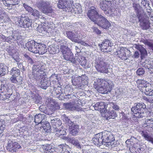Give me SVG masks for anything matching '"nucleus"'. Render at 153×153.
Instances as JSON below:
<instances>
[{
    "instance_id": "obj_1",
    "label": "nucleus",
    "mask_w": 153,
    "mask_h": 153,
    "mask_svg": "<svg viewBox=\"0 0 153 153\" xmlns=\"http://www.w3.org/2000/svg\"><path fill=\"white\" fill-rule=\"evenodd\" d=\"M32 74H29V76L35 81L39 82L42 77L45 76L46 74V70L43 68L41 64L34 65L32 68Z\"/></svg>"
},
{
    "instance_id": "obj_2",
    "label": "nucleus",
    "mask_w": 153,
    "mask_h": 153,
    "mask_svg": "<svg viewBox=\"0 0 153 153\" xmlns=\"http://www.w3.org/2000/svg\"><path fill=\"white\" fill-rule=\"evenodd\" d=\"M95 66L97 70L100 73L110 75L112 72V69L107 67V64L103 59L97 58L95 60Z\"/></svg>"
},
{
    "instance_id": "obj_3",
    "label": "nucleus",
    "mask_w": 153,
    "mask_h": 153,
    "mask_svg": "<svg viewBox=\"0 0 153 153\" xmlns=\"http://www.w3.org/2000/svg\"><path fill=\"white\" fill-rule=\"evenodd\" d=\"M146 105L144 103H139L131 108L132 114L136 118H142L145 116L144 111L146 110Z\"/></svg>"
},
{
    "instance_id": "obj_4",
    "label": "nucleus",
    "mask_w": 153,
    "mask_h": 153,
    "mask_svg": "<svg viewBox=\"0 0 153 153\" xmlns=\"http://www.w3.org/2000/svg\"><path fill=\"white\" fill-rule=\"evenodd\" d=\"M19 25L21 27L24 28L26 30H32V22L27 16H21L17 21Z\"/></svg>"
},
{
    "instance_id": "obj_5",
    "label": "nucleus",
    "mask_w": 153,
    "mask_h": 153,
    "mask_svg": "<svg viewBox=\"0 0 153 153\" xmlns=\"http://www.w3.org/2000/svg\"><path fill=\"white\" fill-rule=\"evenodd\" d=\"M112 5L111 1L106 0H103L99 4L101 9L108 16L110 15L113 12V10H114Z\"/></svg>"
},
{
    "instance_id": "obj_6",
    "label": "nucleus",
    "mask_w": 153,
    "mask_h": 153,
    "mask_svg": "<svg viewBox=\"0 0 153 153\" xmlns=\"http://www.w3.org/2000/svg\"><path fill=\"white\" fill-rule=\"evenodd\" d=\"M36 5L43 13L45 14L52 13L53 10L48 3L45 1H40L36 2Z\"/></svg>"
},
{
    "instance_id": "obj_7",
    "label": "nucleus",
    "mask_w": 153,
    "mask_h": 153,
    "mask_svg": "<svg viewBox=\"0 0 153 153\" xmlns=\"http://www.w3.org/2000/svg\"><path fill=\"white\" fill-rule=\"evenodd\" d=\"M94 23L97 24L99 26L105 29H107L111 25L108 20L101 15H100V16Z\"/></svg>"
},
{
    "instance_id": "obj_8",
    "label": "nucleus",
    "mask_w": 153,
    "mask_h": 153,
    "mask_svg": "<svg viewBox=\"0 0 153 153\" xmlns=\"http://www.w3.org/2000/svg\"><path fill=\"white\" fill-rule=\"evenodd\" d=\"M6 149L12 153L16 152V151L21 148L20 145L13 140H8Z\"/></svg>"
},
{
    "instance_id": "obj_9",
    "label": "nucleus",
    "mask_w": 153,
    "mask_h": 153,
    "mask_svg": "<svg viewBox=\"0 0 153 153\" xmlns=\"http://www.w3.org/2000/svg\"><path fill=\"white\" fill-rule=\"evenodd\" d=\"M107 85H101L97 89L99 92L102 94H107L108 92H110L113 87V82L111 80H108Z\"/></svg>"
},
{
    "instance_id": "obj_10",
    "label": "nucleus",
    "mask_w": 153,
    "mask_h": 153,
    "mask_svg": "<svg viewBox=\"0 0 153 153\" xmlns=\"http://www.w3.org/2000/svg\"><path fill=\"white\" fill-rule=\"evenodd\" d=\"M71 4L69 3L68 0H59L57 4L58 7L62 9L64 11L69 12L71 11Z\"/></svg>"
},
{
    "instance_id": "obj_11",
    "label": "nucleus",
    "mask_w": 153,
    "mask_h": 153,
    "mask_svg": "<svg viewBox=\"0 0 153 153\" xmlns=\"http://www.w3.org/2000/svg\"><path fill=\"white\" fill-rule=\"evenodd\" d=\"M102 134L104 143V145L107 147H109V145L108 143H110L111 141L115 140L113 135L110 132L108 131H105Z\"/></svg>"
},
{
    "instance_id": "obj_12",
    "label": "nucleus",
    "mask_w": 153,
    "mask_h": 153,
    "mask_svg": "<svg viewBox=\"0 0 153 153\" xmlns=\"http://www.w3.org/2000/svg\"><path fill=\"white\" fill-rule=\"evenodd\" d=\"M99 14L97 11L96 8L93 7L88 11L87 15L90 19L94 22H96L98 18L100 16Z\"/></svg>"
},
{
    "instance_id": "obj_13",
    "label": "nucleus",
    "mask_w": 153,
    "mask_h": 153,
    "mask_svg": "<svg viewBox=\"0 0 153 153\" xmlns=\"http://www.w3.org/2000/svg\"><path fill=\"white\" fill-rule=\"evenodd\" d=\"M139 21L140 22V25L141 28L143 30H146L149 29L150 27V23L148 20L149 18L148 17L145 18L142 17L141 16L137 15Z\"/></svg>"
},
{
    "instance_id": "obj_14",
    "label": "nucleus",
    "mask_w": 153,
    "mask_h": 153,
    "mask_svg": "<svg viewBox=\"0 0 153 153\" xmlns=\"http://www.w3.org/2000/svg\"><path fill=\"white\" fill-rule=\"evenodd\" d=\"M38 44V43L34 40H31L27 42L25 45L29 51L35 53H37Z\"/></svg>"
},
{
    "instance_id": "obj_15",
    "label": "nucleus",
    "mask_w": 153,
    "mask_h": 153,
    "mask_svg": "<svg viewBox=\"0 0 153 153\" xmlns=\"http://www.w3.org/2000/svg\"><path fill=\"white\" fill-rule=\"evenodd\" d=\"M111 45L110 40L105 39L103 41L101 44H99V46L103 52H108L111 50Z\"/></svg>"
},
{
    "instance_id": "obj_16",
    "label": "nucleus",
    "mask_w": 153,
    "mask_h": 153,
    "mask_svg": "<svg viewBox=\"0 0 153 153\" xmlns=\"http://www.w3.org/2000/svg\"><path fill=\"white\" fill-rule=\"evenodd\" d=\"M106 104L104 102H98L97 103L92 104V105L94 107L95 110H100L101 112L104 113L107 111V108Z\"/></svg>"
},
{
    "instance_id": "obj_17",
    "label": "nucleus",
    "mask_w": 153,
    "mask_h": 153,
    "mask_svg": "<svg viewBox=\"0 0 153 153\" xmlns=\"http://www.w3.org/2000/svg\"><path fill=\"white\" fill-rule=\"evenodd\" d=\"M92 140L93 143L98 146H100L102 145H104V143L102 138V135L101 133L95 135V136L93 138Z\"/></svg>"
},
{
    "instance_id": "obj_18",
    "label": "nucleus",
    "mask_w": 153,
    "mask_h": 153,
    "mask_svg": "<svg viewBox=\"0 0 153 153\" xmlns=\"http://www.w3.org/2000/svg\"><path fill=\"white\" fill-rule=\"evenodd\" d=\"M79 31L76 32V34L72 31L67 30L66 31V36L73 42H77V39L78 37V35H79ZM79 36L80 38H82L81 36L79 35Z\"/></svg>"
},
{
    "instance_id": "obj_19",
    "label": "nucleus",
    "mask_w": 153,
    "mask_h": 153,
    "mask_svg": "<svg viewBox=\"0 0 153 153\" xmlns=\"http://www.w3.org/2000/svg\"><path fill=\"white\" fill-rule=\"evenodd\" d=\"M46 115L44 114H39L35 115L34 117V121L36 125L40 124H41L45 123L46 121Z\"/></svg>"
},
{
    "instance_id": "obj_20",
    "label": "nucleus",
    "mask_w": 153,
    "mask_h": 153,
    "mask_svg": "<svg viewBox=\"0 0 153 153\" xmlns=\"http://www.w3.org/2000/svg\"><path fill=\"white\" fill-rule=\"evenodd\" d=\"M36 81L41 88L44 89H46L47 88L51 85L48 79L45 78L43 79V76L42 77L41 80L39 82L37 81Z\"/></svg>"
},
{
    "instance_id": "obj_21",
    "label": "nucleus",
    "mask_w": 153,
    "mask_h": 153,
    "mask_svg": "<svg viewBox=\"0 0 153 153\" xmlns=\"http://www.w3.org/2000/svg\"><path fill=\"white\" fill-rule=\"evenodd\" d=\"M135 48L138 50L140 53V58L141 59L146 58L148 55L147 51L146 49L143 47L142 45H136L135 47Z\"/></svg>"
},
{
    "instance_id": "obj_22",
    "label": "nucleus",
    "mask_w": 153,
    "mask_h": 153,
    "mask_svg": "<svg viewBox=\"0 0 153 153\" xmlns=\"http://www.w3.org/2000/svg\"><path fill=\"white\" fill-rule=\"evenodd\" d=\"M103 113L104 114H103V116H104L107 120L111 118L114 119L117 116L115 111L114 110H111L110 109L108 110L107 109V111H105V112H104Z\"/></svg>"
},
{
    "instance_id": "obj_23",
    "label": "nucleus",
    "mask_w": 153,
    "mask_h": 153,
    "mask_svg": "<svg viewBox=\"0 0 153 153\" xmlns=\"http://www.w3.org/2000/svg\"><path fill=\"white\" fill-rule=\"evenodd\" d=\"M63 105L66 109L71 111H79L81 110L80 108L78 106L76 107L71 102L64 103Z\"/></svg>"
},
{
    "instance_id": "obj_24",
    "label": "nucleus",
    "mask_w": 153,
    "mask_h": 153,
    "mask_svg": "<svg viewBox=\"0 0 153 153\" xmlns=\"http://www.w3.org/2000/svg\"><path fill=\"white\" fill-rule=\"evenodd\" d=\"M137 87L140 91H143L144 88H146L148 84L150 83L147 82L145 80L142 79H138L137 81Z\"/></svg>"
},
{
    "instance_id": "obj_25",
    "label": "nucleus",
    "mask_w": 153,
    "mask_h": 153,
    "mask_svg": "<svg viewBox=\"0 0 153 153\" xmlns=\"http://www.w3.org/2000/svg\"><path fill=\"white\" fill-rule=\"evenodd\" d=\"M142 92L146 95L152 96L153 95V86H152L150 84H148L147 87L144 88Z\"/></svg>"
},
{
    "instance_id": "obj_26",
    "label": "nucleus",
    "mask_w": 153,
    "mask_h": 153,
    "mask_svg": "<svg viewBox=\"0 0 153 153\" xmlns=\"http://www.w3.org/2000/svg\"><path fill=\"white\" fill-rule=\"evenodd\" d=\"M69 133L73 136H76L78 134L79 131V126L77 125H74L69 127Z\"/></svg>"
},
{
    "instance_id": "obj_27",
    "label": "nucleus",
    "mask_w": 153,
    "mask_h": 153,
    "mask_svg": "<svg viewBox=\"0 0 153 153\" xmlns=\"http://www.w3.org/2000/svg\"><path fill=\"white\" fill-rule=\"evenodd\" d=\"M11 82L17 84H21L22 83V78L19 76L12 75L10 78Z\"/></svg>"
},
{
    "instance_id": "obj_28",
    "label": "nucleus",
    "mask_w": 153,
    "mask_h": 153,
    "mask_svg": "<svg viewBox=\"0 0 153 153\" xmlns=\"http://www.w3.org/2000/svg\"><path fill=\"white\" fill-rule=\"evenodd\" d=\"M48 106L50 107V109L51 110L52 112L59 109L60 108L57 102L53 100L50 101L48 104Z\"/></svg>"
},
{
    "instance_id": "obj_29",
    "label": "nucleus",
    "mask_w": 153,
    "mask_h": 153,
    "mask_svg": "<svg viewBox=\"0 0 153 153\" xmlns=\"http://www.w3.org/2000/svg\"><path fill=\"white\" fill-rule=\"evenodd\" d=\"M37 53L42 55L47 52L46 46L45 45L38 43L37 46Z\"/></svg>"
},
{
    "instance_id": "obj_30",
    "label": "nucleus",
    "mask_w": 153,
    "mask_h": 153,
    "mask_svg": "<svg viewBox=\"0 0 153 153\" xmlns=\"http://www.w3.org/2000/svg\"><path fill=\"white\" fill-rule=\"evenodd\" d=\"M76 64H74L76 65L79 63L83 67H85L87 63V60L85 59V58L84 56H80L76 59Z\"/></svg>"
},
{
    "instance_id": "obj_31",
    "label": "nucleus",
    "mask_w": 153,
    "mask_h": 153,
    "mask_svg": "<svg viewBox=\"0 0 153 153\" xmlns=\"http://www.w3.org/2000/svg\"><path fill=\"white\" fill-rule=\"evenodd\" d=\"M117 53L118 57L121 59L122 60H125L127 59L128 56H126V50L123 48L120 49L117 51Z\"/></svg>"
},
{
    "instance_id": "obj_32",
    "label": "nucleus",
    "mask_w": 153,
    "mask_h": 153,
    "mask_svg": "<svg viewBox=\"0 0 153 153\" xmlns=\"http://www.w3.org/2000/svg\"><path fill=\"white\" fill-rule=\"evenodd\" d=\"M63 57L65 60L70 61L73 64H76V61L74 57L72 51L69 53V54L65 55Z\"/></svg>"
},
{
    "instance_id": "obj_33",
    "label": "nucleus",
    "mask_w": 153,
    "mask_h": 153,
    "mask_svg": "<svg viewBox=\"0 0 153 153\" xmlns=\"http://www.w3.org/2000/svg\"><path fill=\"white\" fill-rule=\"evenodd\" d=\"M142 136L144 137L146 140H147L153 144V137L148 132L142 131L141 132Z\"/></svg>"
},
{
    "instance_id": "obj_34",
    "label": "nucleus",
    "mask_w": 153,
    "mask_h": 153,
    "mask_svg": "<svg viewBox=\"0 0 153 153\" xmlns=\"http://www.w3.org/2000/svg\"><path fill=\"white\" fill-rule=\"evenodd\" d=\"M79 77H74V79L72 77V82L73 85L75 86L76 88H80L82 85L81 80H80Z\"/></svg>"
},
{
    "instance_id": "obj_35",
    "label": "nucleus",
    "mask_w": 153,
    "mask_h": 153,
    "mask_svg": "<svg viewBox=\"0 0 153 153\" xmlns=\"http://www.w3.org/2000/svg\"><path fill=\"white\" fill-rule=\"evenodd\" d=\"M62 118L63 121L67 123L69 126H74V125H76L74 123V122L72 121L68 117H67L66 115L64 114L62 116Z\"/></svg>"
},
{
    "instance_id": "obj_36",
    "label": "nucleus",
    "mask_w": 153,
    "mask_h": 153,
    "mask_svg": "<svg viewBox=\"0 0 153 153\" xmlns=\"http://www.w3.org/2000/svg\"><path fill=\"white\" fill-rule=\"evenodd\" d=\"M108 80H105L102 79H99L97 80V82L95 81L94 84L97 85V89L99 87H101V85H107L108 83H107Z\"/></svg>"
},
{
    "instance_id": "obj_37",
    "label": "nucleus",
    "mask_w": 153,
    "mask_h": 153,
    "mask_svg": "<svg viewBox=\"0 0 153 153\" xmlns=\"http://www.w3.org/2000/svg\"><path fill=\"white\" fill-rule=\"evenodd\" d=\"M68 142L71 143L74 145L76 146L78 148H81V146L78 140L73 137L69 138Z\"/></svg>"
},
{
    "instance_id": "obj_38",
    "label": "nucleus",
    "mask_w": 153,
    "mask_h": 153,
    "mask_svg": "<svg viewBox=\"0 0 153 153\" xmlns=\"http://www.w3.org/2000/svg\"><path fill=\"white\" fill-rule=\"evenodd\" d=\"M53 149L52 148V146L50 145L47 146L43 145L40 148V151L42 152L49 153L48 152H51Z\"/></svg>"
},
{
    "instance_id": "obj_39",
    "label": "nucleus",
    "mask_w": 153,
    "mask_h": 153,
    "mask_svg": "<svg viewBox=\"0 0 153 153\" xmlns=\"http://www.w3.org/2000/svg\"><path fill=\"white\" fill-rule=\"evenodd\" d=\"M78 7H75L74 8L72 7L71 4V8H72L71 11H70V12H74L75 13L79 14L81 13L82 12V10L81 9V7L79 5H78V6H77Z\"/></svg>"
},
{
    "instance_id": "obj_40",
    "label": "nucleus",
    "mask_w": 153,
    "mask_h": 153,
    "mask_svg": "<svg viewBox=\"0 0 153 153\" xmlns=\"http://www.w3.org/2000/svg\"><path fill=\"white\" fill-rule=\"evenodd\" d=\"M78 77L80 79V80H81V82H82V83L83 85H86L88 83V77L85 75H83Z\"/></svg>"
},
{
    "instance_id": "obj_41",
    "label": "nucleus",
    "mask_w": 153,
    "mask_h": 153,
    "mask_svg": "<svg viewBox=\"0 0 153 153\" xmlns=\"http://www.w3.org/2000/svg\"><path fill=\"white\" fill-rule=\"evenodd\" d=\"M41 127L43 128L45 132H48L51 127L50 123L48 122L45 121L44 123L42 124Z\"/></svg>"
},
{
    "instance_id": "obj_42",
    "label": "nucleus",
    "mask_w": 153,
    "mask_h": 153,
    "mask_svg": "<svg viewBox=\"0 0 153 153\" xmlns=\"http://www.w3.org/2000/svg\"><path fill=\"white\" fill-rule=\"evenodd\" d=\"M20 73L19 70L16 67L13 68L10 71V74L12 75L19 76Z\"/></svg>"
},
{
    "instance_id": "obj_43",
    "label": "nucleus",
    "mask_w": 153,
    "mask_h": 153,
    "mask_svg": "<svg viewBox=\"0 0 153 153\" xmlns=\"http://www.w3.org/2000/svg\"><path fill=\"white\" fill-rule=\"evenodd\" d=\"M3 66L0 65V77L4 76L5 74V71L7 68V67L6 65H2Z\"/></svg>"
},
{
    "instance_id": "obj_44",
    "label": "nucleus",
    "mask_w": 153,
    "mask_h": 153,
    "mask_svg": "<svg viewBox=\"0 0 153 153\" xmlns=\"http://www.w3.org/2000/svg\"><path fill=\"white\" fill-rule=\"evenodd\" d=\"M30 13L36 19L39 18V16L41 15L40 14L39 12L36 9H33Z\"/></svg>"
},
{
    "instance_id": "obj_45",
    "label": "nucleus",
    "mask_w": 153,
    "mask_h": 153,
    "mask_svg": "<svg viewBox=\"0 0 153 153\" xmlns=\"http://www.w3.org/2000/svg\"><path fill=\"white\" fill-rule=\"evenodd\" d=\"M107 107L108 108L112 107L113 109L116 110H118L119 109V107L115 103L112 102H109V104L107 105Z\"/></svg>"
},
{
    "instance_id": "obj_46",
    "label": "nucleus",
    "mask_w": 153,
    "mask_h": 153,
    "mask_svg": "<svg viewBox=\"0 0 153 153\" xmlns=\"http://www.w3.org/2000/svg\"><path fill=\"white\" fill-rule=\"evenodd\" d=\"M48 51L50 53L52 54H54L56 53L58 49L55 48L53 45L50 46L48 48Z\"/></svg>"
},
{
    "instance_id": "obj_47",
    "label": "nucleus",
    "mask_w": 153,
    "mask_h": 153,
    "mask_svg": "<svg viewBox=\"0 0 153 153\" xmlns=\"http://www.w3.org/2000/svg\"><path fill=\"white\" fill-rule=\"evenodd\" d=\"M37 29L39 33L43 34L46 32V30L44 26H43L41 25H39L37 27Z\"/></svg>"
},
{
    "instance_id": "obj_48",
    "label": "nucleus",
    "mask_w": 153,
    "mask_h": 153,
    "mask_svg": "<svg viewBox=\"0 0 153 153\" xmlns=\"http://www.w3.org/2000/svg\"><path fill=\"white\" fill-rule=\"evenodd\" d=\"M143 42L145 45L148 46L151 49L153 48V41L151 40H145Z\"/></svg>"
},
{
    "instance_id": "obj_49",
    "label": "nucleus",
    "mask_w": 153,
    "mask_h": 153,
    "mask_svg": "<svg viewBox=\"0 0 153 153\" xmlns=\"http://www.w3.org/2000/svg\"><path fill=\"white\" fill-rule=\"evenodd\" d=\"M55 131L56 132V135H65L66 134V131L64 130L59 129L56 128L55 130Z\"/></svg>"
},
{
    "instance_id": "obj_50",
    "label": "nucleus",
    "mask_w": 153,
    "mask_h": 153,
    "mask_svg": "<svg viewBox=\"0 0 153 153\" xmlns=\"http://www.w3.org/2000/svg\"><path fill=\"white\" fill-rule=\"evenodd\" d=\"M75 97H76L74 95L72 94H68L67 95H65L64 96V98L65 101H67L70 100L71 99H74Z\"/></svg>"
},
{
    "instance_id": "obj_51",
    "label": "nucleus",
    "mask_w": 153,
    "mask_h": 153,
    "mask_svg": "<svg viewBox=\"0 0 153 153\" xmlns=\"http://www.w3.org/2000/svg\"><path fill=\"white\" fill-rule=\"evenodd\" d=\"M6 15L4 13L0 14V25L3 26V24L5 22V18H6Z\"/></svg>"
},
{
    "instance_id": "obj_52",
    "label": "nucleus",
    "mask_w": 153,
    "mask_h": 153,
    "mask_svg": "<svg viewBox=\"0 0 153 153\" xmlns=\"http://www.w3.org/2000/svg\"><path fill=\"white\" fill-rule=\"evenodd\" d=\"M14 34L15 37V40L21 39L22 36L18 32L16 31H14L12 32V35Z\"/></svg>"
},
{
    "instance_id": "obj_53",
    "label": "nucleus",
    "mask_w": 153,
    "mask_h": 153,
    "mask_svg": "<svg viewBox=\"0 0 153 153\" xmlns=\"http://www.w3.org/2000/svg\"><path fill=\"white\" fill-rule=\"evenodd\" d=\"M62 123L61 121L59 120H58L57 121H56V122L55 123V124L53 126V127L54 128V131L56 128L59 129V127H60V126H61Z\"/></svg>"
},
{
    "instance_id": "obj_54",
    "label": "nucleus",
    "mask_w": 153,
    "mask_h": 153,
    "mask_svg": "<svg viewBox=\"0 0 153 153\" xmlns=\"http://www.w3.org/2000/svg\"><path fill=\"white\" fill-rule=\"evenodd\" d=\"M133 7L134 8L135 11L137 15H139V13L140 11V7L137 4H133Z\"/></svg>"
},
{
    "instance_id": "obj_55",
    "label": "nucleus",
    "mask_w": 153,
    "mask_h": 153,
    "mask_svg": "<svg viewBox=\"0 0 153 153\" xmlns=\"http://www.w3.org/2000/svg\"><path fill=\"white\" fill-rule=\"evenodd\" d=\"M70 49L67 46L62 45H61L60 47V50L62 53L66 52L68 50Z\"/></svg>"
},
{
    "instance_id": "obj_56",
    "label": "nucleus",
    "mask_w": 153,
    "mask_h": 153,
    "mask_svg": "<svg viewBox=\"0 0 153 153\" xmlns=\"http://www.w3.org/2000/svg\"><path fill=\"white\" fill-rule=\"evenodd\" d=\"M146 123L147 126L152 128L153 126V119H147L146 121Z\"/></svg>"
},
{
    "instance_id": "obj_57",
    "label": "nucleus",
    "mask_w": 153,
    "mask_h": 153,
    "mask_svg": "<svg viewBox=\"0 0 153 153\" xmlns=\"http://www.w3.org/2000/svg\"><path fill=\"white\" fill-rule=\"evenodd\" d=\"M7 50L9 55L12 56H13L14 54L16 52L15 50L12 49V48L10 47H9L7 48Z\"/></svg>"
},
{
    "instance_id": "obj_58",
    "label": "nucleus",
    "mask_w": 153,
    "mask_h": 153,
    "mask_svg": "<svg viewBox=\"0 0 153 153\" xmlns=\"http://www.w3.org/2000/svg\"><path fill=\"white\" fill-rule=\"evenodd\" d=\"M137 74L139 76L142 75L145 73V71L143 68H140L138 69L136 71Z\"/></svg>"
},
{
    "instance_id": "obj_59",
    "label": "nucleus",
    "mask_w": 153,
    "mask_h": 153,
    "mask_svg": "<svg viewBox=\"0 0 153 153\" xmlns=\"http://www.w3.org/2000/svg\"><path fill=\"white\" fill-rule=\"evenodd\" d=\"M144 64H143V66L146 68L149 69H150V65H151V61L148 60H145L144 62Z\"/></svg>"
},
{
    "instance_id": "obj_60",
    "label": "nucleus",
    "mask_w": 153,
    "mask_h": 153,
    "mask_svg": "<svg viewBox=\"0 0 153 153\" xmlns=\"http://www.w3.org/2000/svg\"><path fill=\"white\" fill-rule=\"evenodd\" d=\"M39 109L41 112H43L46 114L50 115L49 113L48 112L47 110L46 109V107H45L44 106H40L39 107Z\"/></svg>"
},
{
    "instance_id": "obj_61",
    "label": "nucleus",
    "mask_w": 153,
    "mask_h": 153,
    "mask_svg": "<svg viewBox=\"0 0 153 153\" xmlns=\"http://www.w3.org/2000/svg\"><path fill=\"white\" fill-rule=\"evenodd\" d=\"M4 39H5V41L7 42L9 41L10 40H13L14 41H15L14 34H13V35H12L9 36L8 37L4 36Z\"/></svg>"
},
{
    "instance_id": "obj_62",
    "label": "nucleus",
    "mask_w": 153,
    "mask_h": 153,
    "mask_svg": "<svg viewBox=\"0 0 153 153\" xmlns=\"http://www.w3.org/2000/svg\"><path fill=\"white\" fill-rule=\"evenodd\" d=\"M23 6L26 10L30 13L31 12L33 9L31 7L29 6L25 3H24L23 4Z\"/></svg>"
},
{
    "instance_id": "obj_63",
    "label": "nucleus",
    "mask_w": 153,
    "mask_h": 153,
    "mask_svg": "<svg viewBox=\"0 0 153 153\" xmlns=\"http://www.w3.org/2000/svg\"><path fill=\"white\" fill-rule=\"evenodd\" d=\"M92 29L93 31V32L97 34H100L101 33V31L100 30L97 28L93 27L92 28Z\"/></svg>"
},
{
    "instance_id": "obj_64",
    "label": "nucleus",
    "mask_w": 153,
    "mask_h": 153,
    "mask_svg": "<svg viewBox=\"0 0 153 153\" xmlns=\"http://www.w3.org/2000/svg\"><path fill=\"white\" fill-rule=\"evenodd\" d=\"M114 140L111 141L110 143H108V145H109V147H110L111 146V147H115L117 146V143L116 142H115Z\"/></svg>"
}]
</instances>
